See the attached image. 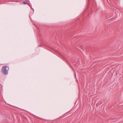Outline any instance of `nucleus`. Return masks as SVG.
<instances>
[{"label": "nucleus", "instance_id": "nucleus-2", "mask_svg": "<svg viewBox=\"0 0 123 123\" xmlns=\"http://www.w3.org/2000/svg\"><path fill=\"white\" fill-rule=\"evenodd\" d=\"M23 3L25 4H27L29 5V4L26 1H25L23 2Z\"/></svg>", "mask_w": 123, "mask_h": 123}, {"label": "nucleus", "instance_id": "nucleus-3", "mask_svg": "<svg viewBox=\"0 0 123 123\" xmlns=\"http://www.w3.org/2000/svg\"><path fill=\"white\" fill-rule=\"evenodd\" d=\"M75 77L76 78V75L75 74Z\"/></svg>", "mask_w": 123, "mask_h": 123}, {"label": "nucleus", "instance_id": "nucleus-1", "mask_svg": "<svg viewBox=\"0 0 123 123\" xmlns=\"http://www.w3.org/2000/svg\"><path fill=\"white\" fill-rule=\"evenodd\" d=\"M9 69L8 66L6 65H4L3 66L1 69V72L4 75H6L8 74Z\"/></svg>", "mask_w": 123, "mask_h": 123}]
</instances>
